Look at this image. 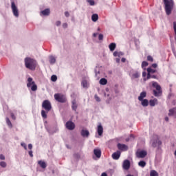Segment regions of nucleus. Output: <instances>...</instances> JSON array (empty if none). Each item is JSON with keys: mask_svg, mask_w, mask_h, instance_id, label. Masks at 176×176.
<instances>
[{"mask_svg": "<svg viewBox=\"0 0 176 176\" xmlns=\"http://www.w3.org/2000/svg\"><path fill=\"white\" fill-rule=\"evenodd\" d=\"M87 2L89 3L90 6H94V5H96V3L94 1V0H87Z\"/></svg>", "mask_w": 176, "mask_h": 176, "instance_id": "nucleus-38", "label": "nucleus"}, {"mask_svg": "<svg viewBox=\"0 0 176 176\" xmlns=\"http://www.w3.org/2000/svg\"><path fill=\"white\" fill-rule=\"evenodd\" d=\"M117 148H118L119 151H122V152H124L129 149V146H127V145L120 143L117 144Z\"/></svg>", "mask_w": 176, "mask_h": 176, "instance_id": "nucleus-10", "label": "nucleus"}, {"mask_svg": "<svg viewBox=\"0 0 176 176\" xmlns=\"http://www.w3.org/2000/svg\"><path fill=\"white\" fill-rule=\"evenodd\" d=\"M113 54L114 57H121V56H123V52L115 51Z\"/></svg>", "mask_w": 176, "mask_h": 176, "instance_id": "nucleus-28", "label": "nucleus"}, {"mask_svg": "<svg viewBox=\"0 0 176 176\" xmlns=\"http://www.w3.org/2000/svg\"><path fill=\"white\" fill-rule=\"evenodd\" d=\"M38 164L41 167V168H46L47 167V164H46V162L43 160L38 161Z\"/></svg>", "mask_w": 176, "mask_h": 176, "instance_id": "nucleus-19", "label": "nucleus"}, {"mask_svg": "<svg viewBox=\"0 0 176 176\" xmlns=\"http://www.w3.org/2000/svg\"><path fill=\"white\" fill-rule=\"evenodd\" d=\"M76 156H77V157H79V155H78V154L74 155V157H76Z\"/></svg>", "mask_w": 176, "mask_h": 176, "instance_id": "nucleus-61", "label": "nucleus"}, {"mask_svg": "<svg viewBox=\"0 0 176 176\" xmlns=\"http://www.w3.org/2000/svg\"><path fill=\"white\" fill-rule=\"evenodd\" d=\"M145 97H146V91H142L140 96L138 97V100L139 101H142V100H144V98H145Z\"/></svg>", "mask_w": 176, "mask_h": 176, "instance_id": "nucleus-21", "label": "nucleus"}, {"mask_svg": "<svg viewBox=\"0 0 176 176\" xmlns=\"http://www.w3.org/2000/svg\"><path fill=\"white\" fill-rule=\"evenodd\" d=\"M91 20H92V21L96 23V21H97V20H98V14H92Z\"/></svg>", "mask_w": 176, "mask_h": 176, "instance_id": "nucleus-29", "label": "nucleus"}, {"mask_svg": "<svg viewBox=\"0 0 176 176\" xmlns=\"http://www.w3.org/2000/svg\"><path fill=\"white\" fill-rule=\"evenodd\" d=\"M28 148L30 149V150L32 149V144H28Z\"/></svg>", "mask_w": 176, "mask_h": 176, "instance_id": "nucleus-55", "label": "nucleus"}, {"mask_svg": "<svg viewBox=\"0 0 176 176\" xmlns=\"http://www.w3.org/2000/svg\"><path fill=\"white\" fill-rule=\"evenodd\" d=\"M99 83L102 85H107L108 83V80L106 78H101L99 81Z\"/></svg>", "mask_w": 176, "mask_h": 176, "instance_id": "nucleus-30", "label": "nucleus"}, {"mask_svg": "<svg viewBox=\"0 0 176 176\" xmlns=\"http://www.w3.org/2000/svg\"><path fill=\"white\" fill-rule=\"evenodd\" d=\"M6 123L8 127H10V129H12L13 126L12 125V122H10V120H9V118H6Z\"/></svg>", "mask_w": 176, "mask_h": 176, "instance_id": "nucleus-34", "label": "nucleus"}, {"mask_svg": "<svg viewBox=\"0 0 176 176\" xmlns=\"http://www.w3.org/2000/svg\"><path fill=\"white\" fill-rule=\"evenodd\" d=\"M98 39L99 41H102V39H104V35H102V34H100L98 36Z\"/></svg>", "mask_w": 176, "mask_h": 176, "instance_id": "nucleus-42", "label": "nucleus"}, {"mask_svg": "<svg viewBox=\"0 0 176 176\" xmlns=\"http://www.w3.org/2000/svg\"><path fill=\"white\" fill-rule=\"evenodd\" d=\"M176 113V108H173L169 110L168 116H174Z\"/></svg>", "mask_w": 176, "mask_h": 176, "instance_id": "nucleus-26", "label": "nucleus"}, {"mask_svg": "<svg viewBox=\"0 0 176 176\" xmlns=\"http://www.w3.org/2000/svg\"><path fill=\"white\" fill-rule=\"evenodd\" d=\"M97 35H98V33H94L93 36H94V38H96V36H97Z\"/></svg>", "mask_w": 176, "mask_h": 176, "instance_id": "nucleus-57", "label": "nucleus"}, {"mask_svg": "<svg viewBox=\"0 0 176 176\" xmlns=\"http://www.w3.org/2000/svg\"><path fill=\"white\" fill-rule=\"evenodd\" d=\"M147 72H148V74H147L146 78H144V82L151 79V74H155L156 72V69H153L151 67H148V68H147Z\"/></svg>", "mask_w": 176, "mask_h": 176, "instance_id": "nucleus-9", "label": "nucleus"}, {"mask_svg": "<svg viewBox=\"0 0 176 176\" xmlns=\"http://www.w3.org/2000/svg\"><path fill=\"white\" fill-rule=\"evenodd\" d=\"M56 25H57V27H59V25H61V21H56Z\"/></svg>", "mask_w": 176, "mask_h": 176, "instance_id": "nucleus-48", "label": "nucleus"}, {"mask_svg": "<svg viewBox=\"0 0 176 176\" xmlns=\"http://www.w3.org/2000/svg\"><path fill=\"white\" fill-rule=\"evenodd\" d=\"M171 96H173V94H170L168 95V97L170 98V97H171Z\"/></svg>", "mask_w": 176, "mask_h": 176, "instance_id": "nucleus-62", "label": "nucleus"}, {"mask_svg": "<svg viewBox=\"0 0 176 176\" xmlns=\"http://www.w3.org/2000/svg\"><path fill=\"white\" fill-rule=\"evenodd\" d=\"M165 120H166V122H168V117H166Z\"/></svg>", "mask_w": 176, "mask_h": 176, "instance_id": "nucleus-59", "label": "nucleus"}, {"mask_svg": "<svg viewBox=\"0 0 176 176\" xmlns=\"http://www.w3.org/2000/svg\"><path fill=\"white\" fill-rule=\"evenodd\" d=\"M11 9L14 17H16V18L19 17V8H17V6H16V3L12 0H11Z\"/></svg>", "mask_w": 176, "mask_h": 176, "instance_id": "nucleus-6", "label": "nucleus"}, {"mask_svg": "<svg viewBox=\"0 0 176 176\" xmlns=\"http://www.w3.org/2000/svg\"><path fill=\"white\" fill-rule=\"evenodd\" d=\"M41 116L44 119H46V118H47V114H46V111L45 110L41 111Z\"/></svg>", "mask_w": 176, "mask_h": 176, "instance_id": "nucleus-35", "label": "nucleus"}, {"mask_svg": "<svg viewBox=\"0 0 176 176\" xmlns=\"http://www.w3.org/2000/svg\"><path fill=\"white\" fill-rule=\"evenodd\" d=\"M27 87L31 88L32 91H36L38 90V86L35 84V82L32 80V78L29 77L28 78Z\"/></svg>", "mask_w": 176, "mask_h": 176, "instance_id": "nucleus-5", "label": "nucleus"}, {"mask_svg": "<svg viewBox=\"0 0 176 176\" xmlns=\"http://www.w3.org/2000/svg\"><path fill=\"white\" fill-rule=\"evenodd\" d=\"M51 80L52 82H56V80H57V76L56 75H53L51 76Z\"/></svg>", "mask_w": 176, "mask_h": 176, "instance_id": "nucleus-40", "label": "nucleus"}, {"mask_svg": "<svg viewBox=\"0 0 176 176\" xmlns=\"http://www.w3.org/2000/svg\"><path fill=\"white\" fill-rule=\"evenodd\" d=\"M140 101H141L142 107H148V105H149V100H148L147 99H142V100Z\"/></svg>", "mask_w": 176, "mask_h": 176, "instance_id": "nucleus-22", "label": "nucleus"}, {"mask_svg": "<svg viewBox=\"0 0 176 176\" xmlns=\"http://www.w3.org/2000/svg\"><path fill=\"white\" fill-rule=\"evenodd\" d=\"M142 76H143L144 79H145V78H146L145 76H146V72H143Z\"/></svg>", "mask_w": 176, "mask_h": 176, "instance_id": "nucleus-52", "label": "nucleus"}, {"mask_svg": "<svg viewBox=\"0 0 176 176\" xmlns=\"http://www.w3.org/2000/svg\"><path fill=\"white\" fill-rule=\"evenodd\" d=\"M101 176H108L105 173H102Z\"/></svg>", "mask_w": 176, "mask_h": 176, "instance_id": "nucleus-58", "label": "nucleus"}, {"mask_svg": "<svg viewBox=\"0 0 176 176\" xmlns=\"http://www.w3.org/2000/svg\"><path fill=\"white\" fill-rule=\"evenodd\" d=\"M90 133L87 130H82L81 131V135L82 137H89Z\"/></svg>", "mask_w": 176, "mask_h": 176, "instance_id": "nucleus-24", "label": "nucleus"}, {"mask_svg": "<svg viewBox=\"0 0 176 176\" xmlns=\"http://www.w3.org/2000/svg\"><path fill=\"white\" fill-rule=\"evenodd\" d=\"M72 108L73 109V111H76L77 108H78V105L76 104V100H74L72 102Z\"/></svg>", "mask_w": 176, "mask_h": 176, "instance_id": "nucleus-27", "label": "nucleus"}, {"mask_svg": "<svg viewBox=\"0 0 176 176\" xmlns=\"http://www.w3.org/2000/svg\"><path fill=\"white\" fill-rule=\"evenodd\" d=\"M146 67H148V62L143 61L142 63V68H143V69H145V68H146Z\"/></svg>", "mask_w": 176, "mask_h": 176, "instance_id": "nucleus-37", "label": "nucleus"}, {"mask_svg": "<svg viewBox=\"0 0 176 176\" xmlns=\"http://www.w3.org/2000/svg\"><path fill=\"white\" fill-rule=\"evenodd\" d=\"M0 160H5V155L3 154L0 155Z\"/></svg>", "mask_w": 176, "mask_h": 176, "instance_id": "nucleus-46", "label": "nucleus"}, {"mask_svg": "<svg viewBox=\"0 0 176 176\" xmlns=\"http://www.w3.org/2000/svg\"><path fill=\"white\" fill-rule=\"evenodd\" d=\"M122 167L124 170H129L130 168V161L129 160H126L124 161Z\"/></svg>", "mask_w": 176, "mask_h": 176, "instance_id": "nucleus-14", "label": "nucleus"}, {"mask_svg": "<svg viewBox=\"0 0 176 176\" xmlns=\"http://www.w3.org/2000/svg\"><path fill=\"white\" fill-rule=\"evenodd\" d=\"M147 60L148 61H153V58L151 56H147Z\"/></svg>", "mask_w": 176, "mask_h": 176, "instance_id": "nucleus-44", "label": "nucleus"}, {"mask_svg": "<svg viewBox=\"0 0 176 176\" xmlns=\"http://www.w3.org/2000/svg\"><path fill=\"white\" fill-rule=\"evenodd\" d=\"M109 48L110 52H113L116 49V43H111L109 45Z\"/></svg>", "mask_w": 176, "mask_h": 176, "instance_id": "nucleus-20", "label": "nucleus"}, {"mask_svg": "<svg viewBox=\"0 0 176 176\" xmlns=\"http://www.w3.org/2000/svg\"><path fill=\"white\" fill-rule=\"evenodd\" d=\"M121 61L122 63H126V58H122Z\"/></svg>", "mask_w": 176, "mask_h": 176, "instance_id": "nucleus-56", "label": "nucleus"}, {"mask_svg": "<svg viewBox=\"0 0 176 176\" xmlns=\"http://www.w3.org/2000/svg\"><path fill=\"white\" fill-rule=\"evenodd\" d=\"M116 63H118L119 64L120 63V58H116Z\"/></svg>", "mask_w": 176, "mask_h": 176, "instance_id": "nucleus-53", "label": "nucleus"}, {"mask_svg": "<svg viewBox=\"0 0 176 176\" xmlns=\"http://www.w3.org/2000/svg\"><path fill=\"white\" fill-rule=\"evenodd\" d=\"M152 86L154 87L156 90H153V94L155 97H160L162 96V87L157 83V82H152Z\"/></svg>", "mask_w": 176, "mask_h": 176, "instance_id": "nucleus-3", "label": "nucleus"}, {"mask_svg": "<svg viewBox=\"0 0 176 176\" xmlns=\"http://www.w3.org/2000/svg\"><path fill=\"white\" fill-rule=\"evenodd\" d=\"M164 9L167 16H170L174 9V0H163Z\"/></svg>", "mask_w": 176, "mask_h": 176, "instance_id": "nucleus-2", "label": "nucleus"}, {"mask_svg": "<svg viewBox=\"0 0 176 176\" xmlns=\"http://www.w3.org/2000/svg\"><path fill=\"white\" fill-rule=\"evenodd\" d=\"M175 155L176 156V150H175Z\"/></svg>", "mask_w": 176, "mask_h": 176, "instance_id": "nucleus-63", "label": "nucleus"}, {"mask_svg": "<svg viewBox=\"0 0 176 176\" xmlns=\"http://www.w3.org/2000/svg\"><path fill=\"white\" fill-rule=\"evenodd\" d=\"M0 166L1 167H2L3 168H6V166H8V164H6L5 162L1 161L0 162Z\"/></svg>", "mask_w": 176, "mask_h": 176, "instance_id": "nucleus-36", "label": "nucleus"}, {"mask_svg": "<svg viewBox=\"0 0 176 176\" xmlns=\"http://www.w3.org/2000/svg\"><path fill=\"white\" fill-rule=\"evenodd\" d=\"M54 98L58 102H65L67 101L65 96L61 94H55Z\"/></svg>", "mask_w": 176, "mask_h": 176, "instance_id": "nucleus-7", "label": "nucleus"}, {"mask_svg": "<svg viewBox=\"0 0 176 176\" xmlns=\"http://www.w3.org/2000/svg\"><path fill=\"white\" fill-rule=\"evenodd\" d=\"M49 16L50 14V9L47 8L43 11L41 12V16Z\"/></svg>", "mask_w": 176, "mask_h": 176, "instance_id": "nucleus-18", "label": "nucleus"}, {"mask_svg": "<svg viewBox=\"0 0 176 176\" xmlns=\"http://www.w3.org/2000/svg\"><path fill=\"white\" fill-rule=\"evenodd\" d=\"M150 176H159V173H157L156 170H152L150 172Z\"/></svg>", "mask_w": 176, "mask_h": 176, "instance_id": "nucleus-33", "label": "nucleus"}, {"mask_svg": "<svg viewBox=\"0 0 176 176\" xmlns=\"http://www.w3.org/2000/svg\"><path fill=\"white\" fill-rule=\"evenodd\" d=\"M151 144L153 148H157L159 149L160 148V145H162V141L159 140V136L154 135L151 140Z\"/></svg>", "mask_w": 176, "mask_h": 176, "instance_id": "nucleus-4", "label": "nucleus"}, {"mask_svg": "<svg viewBox=\"0 0 176 176\" xmlns=\"http://www.w3.org/2000/svg\"><path fill=\"white\" fill-rule=\"evenodd\" d=\"M29 155H30V157H34V154H32V151H29Z\"/></svg>", "mask_w": 176, "mask_h": 176, "instance_id": "nucleus-49", "label": "nucleus"}, {"mask_svg": "<svg viewBox=\"0 0 176 176\" xmlns=\"http://www.w3.org/2000/svg\"><path fill=\"white\" fill-rule=\"evenodd\" d=\"M94 153L95 156L98 157V159H100L101 157V149L100 148H95L94 150Z\"/></svg>", "mask_w": 176, "mask_h": 176, "instance_id": "nucleus-15", "label": "nucleus"}, {"mask_svg": "<svg viewBox=\"0 0 176 176\" xmlns=\"http://www.w3.org/2000/svg\"><path fill=\"white\" fill-rule=\"evenodd\" d=\"M65 16L66 17H69V12H68V11L65 12Z\"/></svg>", "mask_w": 176, "mask_h": 176, "instance_id": "nucleus-47", "label": "nucleus"}, {"mask_svg": "<svg viewBox=\"0 0 176 176\" xmlns=\"http://www.w3.org/2000/svg\"><path fill=\"white\" fill-rule=\"evenodd\" d=\"M21 145L25 149V151H27V144H25V143L21 142Z\"/></svg>", "mask_w": 176, "mask_h": 176, "instance_id": "nucleus-43", "label": "nucleus"}, {"mask_svg": "<svg viewBox=\"0 0 176 176\" xmlns=\"http://www.w3.org/2000/svg\"><path fill=\"white\" fill-rule=\"evenodd\" d=\"M63 28H67V27H68V24L67 23H65L63 24Z\"/></svg>", "mask_w": 176, "mask_h": 176, "instance_id": "nucleus-50", "label": "nucleus"}, {"mask_svg": "<svg viewBox=\"0 0 176 176\" xmlns=\"http://www.w3.org/2000/svg\"><path fill=\"white\" fill-rule=\"evenodd\" d=\"M37 65L38 63L35 59L30 57L25 58V65L28 69H30V71H35Z\"/></svg>", "mask_w": 176, "mask_h": 176, "instance_id": "nucleus-1", "label": "nucleus"}, {"mask_svg": "<svg viewBox=\"0 0 176 176\" xmlns=\"http://www.w3.org/2000/svg\"><path fill=\"white\" fill-rule=\"evenodd\" d=\"M11 118L13 120H16V116L13 113H10Z\"/></svg>", "mask_w": 176, "mask_h": 176, "instance_id": "nucleus-45", "label": "nucleus"}, {"mask_svg": "<svg viewBox=\"0 0 176 176\" xmlns=\"http://www.w3.org/2000/svg\"><path fill=\"white\" fill-rule=\"evenodd\" d=\"M131 79H137L140 78V74L138 72H135L133 74H131Z\"/></svg>", "mask_w": 176, "mask_h": 176, "instance_id": "nucleus-25", "label": "nucleus"}, {"mask_svg": "<svg viewBox=\"0 0 176 176\" xmlns=\"http://www.w3.org/2000/svg\"><path fill=\"white\" fill-rule=\"evenodd\" d=\"M50 64H54L56 63V58L53 56H50Z\"/></svg>", "mask_w": 176, "mask_h": 176, "instance_id": "nucleus-31", "label": "nucleus"}, {"mask_svg": "<svg viewBox=\"0 0 176 176\" xmlns=\"http://www.w3.org/2000/svg\"><path fill=\"white\" fill-rule=\"evenodd\" d=\"M120 155H122L120 151H117L112 154L111 157L113 159V160H119L120 158Z\"/></svg>", "mask_w": 176, "mask_h": 176, "instance_id": "nucleus-11", "label": "nucleus"}, {"mask_svg": "<svg viewBox=\"0 0 176 176\" xmlns=\"http://www.w3.org/2000/svg\"><path fill=\"white\" fill-rule=\"evenodd\" d=\"M147 153L145 151H141L136 153L137 157H139V159H143V157H145L146 156Z\"/></svg>", "mask_w": 176, "mask_h": 176, "instance_id": "nucleus-12", "label": "nucleus"}, {"mask_svg": "<svg viewBox=\"0 0 176 176\" xmlns=\"http://www.w3.org/2000/svg\"><path fill=\"white\" fill-rule=\"evenodd\" d=\"M151 78H152V79H156L157 77L155 75L151 74Z\"/></svg>", "mask_w": 176, "mask_h": 176, "instance_id": "nucleus-54", "label": "nucleus"}, {"mask_svg": "<svg viewBox=\"0 0 176 176\" xmlns=\"http://www.w3.org/2000/svg\"><path fill=\"white\" fill-rule=\"evenodd\" d=\"M152 67L153 68H157V64H156V63L153 64Z\"/></svg>", "mask_w": 176, "mask_h": 176, "instance_id": "nucleus-51", "label": "nucleus"}, {"mask_svg": "<svg viewBox=\"0 0 176 176\" xmlns=\"http://www.w3.org/2000/svg\"><path fill=\"white\" fill-rule=\"evenodd\" d=\"M94 98H95L96 101H97L98 102H100V101H101V99H100V97H98V96H97V95L94 96Z\"/></svg>", "mask_w": 176, "mask_h": 176, "instance_id": "nucleus-41", "label": "nucleus"}, {"mask_svg": "<svg viewBox=\"0 0 176 176\" xmlns=\"http://www.w3.org/2000/svg\"><path fill=\"white\" fill-rule=\"evenodd\" d=\"M97 132L98 135H102V133H104V128L101 124L98 126Z\"/></svg>", "mask_w": 176, "mask_h": 176, "instance_id": "nucleus-17", "label": "nucleus"}, {"mask_svg": "<svg viewBox=\"0 0 176 176\" xmlns=\"http://www.w3.org/2000/svg\"><path fill=\"white\" fill-rule=\"evenodd\" d=\"M66 128L68 130H74V129H75V124L72 122V121H68L66 123Z\"/></svg>", "mask_w": 176, "mask_h": 176, "instance_id": "nucleus-13", "label": "nucleus"}, {"mask_svg": "<svg viewBox=\"0 0 176 176\" xmlns=\"http://www.w3.org/2000/svg\"><path fill=\"white\" fill-rule=\"evenodd\" d=\"M81 86H82V87L84 89H88L89 88V81H87V80H86V79H83L81 82Z\"/></svg>", "mask_w": 176, "mask_h": 176, "instance_id": "nucleus-16", "label": "nucleus"}, {"mask_svg": "<svg viewBox=\"0 0 176 176\" xmlns=\"http://www.w3.org/2000/svg\"><path fill=\"white\" fill-rule=\"evenodd\" d=\"M132 140H134V135H131L128 138L126 139V142H129V141H132Z\"/></svg>", "mask_w": 176, "mask_h": 176, "instance_id": "nucleus-39", "label": "nucleus"}, {"mask_svg": "<svg viewBox=\"0 0 176 176\" xmlns=\"http://www.w3.org/2000/svg\"><path fill=\"white\" fill-rule=\"evenodd\" d=\"M42 107L47 112H49L52 109V103L50 101L46 100L43 102Z\"/></svg>", "mask_w": 176, "mask_h": 176, "instance_id": "nucleus-8", "label": "nucleus"}, {"mask_svg": "<svg viewBox=\"0 0 176 176\" xmlns=\"http://www.w3.org/2000/svg\"><path fill=\"white\" fill-rule=\"evenodd\" d=\"M157 99L155 98L153 100H150L149 101V105L150 107H155V105H157Z\"/></svg>", "mask_w": 176, "mask_h": 176, "instance_id": "nucleus-23", "label": "nucleus"}, {"mask_svg": "<svg viewBox=\"0 0 176 176\" xmlns=\"http://www.w3.org/2000/svg\"><path fill=\"white\" fill-rule=\"evenodd\" d=\"M172 104H173L174 105H175V104H176L175 100H173V101L172 102Z\"/></svg>", "mask_w": 176, "mask_h": 176, "instance_id": "nucleus-60", "label": "nucleus"}, {"mask_svg": "<svg viewBox=\"0 0 176 176\" xmlns=\"http://www.w3.org/2000/svg\"><path fill=\"white\" fill-rule=\"evenodd\" d=\"M138 166L140 167H142V168H144V167H145V166H146V162H145V161H140L138 163Z\"/></svg>", "mask_w": 176, "mask_h": 176, "instance_id": "nucleus-32", "label": "nucleus"}, {"mask_svg": "<svg viewBox=\"0 0 176 176\" xmlns=\"http://www.w3.org/2000/svg\"><path fill=\"white\" fill-rule=\"evenodd\" d=\"M96 75H97V72L96 71Z\"/></svg>", "mask_w": 176, "mask_h": 176, "instance_id": "nucleus-64", "label": "nucleus"}]
</instances>
